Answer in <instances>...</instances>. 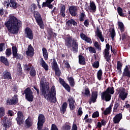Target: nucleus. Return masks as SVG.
<instances>
[{"mask_svg": "<svg viewBox=\"0 0 130 130\" xmlns=\"http://www.w3.org/2000/svg\"><path fill=\"white\" fill-rule=\"evenodd\" d=\"M18 102V95H14L12 99L8 100L7 101V105H15Z\"/></svg>", "mask_w": 130, "mask_h": 130, "instance_id": "12", "label": "nucleus"}, {"mask_svg": "<svg viewBox=\"0 0 130 130\" xmlns=\"http://www.w3.org/2000/svg\"><path fill=\"white\" fill-rule=\"evenodd\" d=\"M4 49H5V44H0V52L3 51Z\"/></svg>", "mask_w": 130, "mask_h": 130, "instance_id": "57", "label": "nucleus"}, {"mask_svg": "<svg viewBox=\"0 0 130 130\" xmlns=\"http://www.w3.org/2000/svg\"><path fill=\"white\" fill-rule=\"evenodd\" d=\"M30 75L32 77H34L36 75V71H35V69H34V68L33 67L31 68V69L30 72Z\"/></svg>", "mask_w": 130, "mask_h": 130, "instance_id": "44", "label": "nucleus"}, {"mask_svg": "<svg viewBox=\"0 0 130 130\" xmlns=\"http://www.w3.org/2000/svg\"><path fill=\"white\" fill-rule=\"evenodd\" d=\"M13 8V9H17L18 7V4L14 0H10V7Z\"/></svg>", "mask_w": 130, "mask_h": 130, "instance_id": "29", "label": "nucleus"}, {"mask_svg": "<svg viewBox=\"0 0 130 130\" xmlns=\"http://www.w3.org/2000/svg\"><path fill=\"white\" fill-rule=\"evenodd\" d=\"M12 53L13 55L15 58H20L21 57V55L18 54V49L16 46L12 47Z\"/></svg>", "mask_w": 130, "mask_h": 130, "instance_id": "17", "label": "nucleus"}, {"mask_svg": "<svg viewBox=\"0 0 130 130\" xmlns=\"http://www.w3.org/2000/svg\"><path fill=\"white\" fill-rule=\"evenodd\" d=\"M110 49V45H109V44H107L106 46V49H105L104 57L108 62L110 61V57H111V55H109Z\"/></svg>", "mask_w": 130, "mask_h": 130, "instance_id": "7", "label": "nucleus"}, {"mask_svg": "<svg viewBox=\"0 0 130 130\" xmlns=\"http://www.w3.org/2000/svg\"><path fill=\"white\" fill-rule=\"evenodd\" d=\"M67 108H68V104L64 103L60 108V111L63 114L67 111Z\"/></svg>", "mask_w": 130, "mask_h": 130, "instance_id": "23", "label": "nucleus"}, {"mask_svg": "<svg viewBox=\"0 0 130 130\" xmlns=\"http://www.w3.org/2000/svg\"><path fill=\"white\" fill-rule=\"evenodd\" d=\"M78 10H79V7L77 6H71L69 8V12L73 17L77 16Z\"/></svg>", "mask_w": 130, "mask_h": 130, "instance_id": "9", "label": "nucleus"}, {"mask_svg": "<svg viewBox=\"0 0 130 130\" xmlns=\"http://www.w3.org/2000/svg\"><path fill=\"white\" fill-rule=\"evenodd\" d=\"M73 24L74 26H77V23L74 19H70L66 22V25L69 26H72Z\"/></svg>", "mask_w": 130, "mask_h": 130, "instance_id": "26", "label": "nucleus"}, {"mask_svg": "<svg viewBox=\"0 0 130 130\" xmlns=\"http://www.w3.org/2000/svg\"><path fill=\"white\" fill-rule=\"evenodd\" d=\"M12 54V50L10 49H7L6 51V55L7 56H10Z\"/></svg>", "mask_w": 130, "mask_h": 130, "instance_id": "51", "label": "nucleus"}, {"mask_svg": "<svg viewBox=\"0 0 130 130\" xmlns=\"http://www.w3.org/2000/svg\"><path fill=\"white\" fill-rule=\"evenodd\" d=\"M51 130H58L56 125L54 124H52Z\"/></svg>", "mask_w": 130, "mask_h": 130, "instance_id": "59", "label": "nucleus"}, {"mask_svg": "<svg viewBox=\"0 0 130 130\" xmlns=\"http://www.w3.org/2000/svg\"><path fill=\"white\" fill-rule=\"evenodd\" d=\"M3 116H5V108L1 107L0 108V118L3 117Z\"/></svg>", "mask_w": 130, "mask_h": 130, "instance_id": "40", "label": "nucleus"}, {"mask_svg": "<svg viewBox=\"0 0 130 130\" xmlns=\"http://www.w3.org/2000/svg\"><path fill=\"white\" fill-rule=\"evenodd\" d=\"M97 97H98V92L97 91H93L92 93L91 101L89 102V104H91V102L95 103V102H96V99H97Z\"/></svg>", "mask_w": 130, "mask_h": 130, "instance_id": "20", "label": "nucleus"}, {"mask_svg": "<svg viewBox=\"0 0 130 130\" xmlns=\"http://www.w3.org/2000/svg\"><path fill=\"white\" fill-rule=\"evenodd\" d=\"M92 66L93 68H95V69H98V68H99V62L98 61H94L92 64Z\"/></svg>", "mask_w": 130, "mask_h": 130, "instance_id": "48", "label": "nucleus"}, {"mask_svg": "<svg viewBox=\"0 0 130 130\" xmlns=\"http://www.w3.org/2000/svg\"><path fill=\"white\" fill-rule=\"evenodd\" d=\"M78 46H79V43L77 42V39H73L72 40V50L74 53L78 52Z\"/></svg>", "mask_w": 130, "mask_h": 130, "instance_id": "13", "label": "nucleus"}, {"mask_svg": "<svg viewBox=\"0 0 130 130\" xmlns=\"http://www.w3.org/2000/svg\"><path fill=\"white\" fill-rule=\"evenodd\" d=\"M45 122V117L42 114H40L38 117V129L40 130L43 126V123Z\"/></svg>", "mask_w": 130, "mask_h": 130, "instance_id": "6", "label": "nucleus"}, {"mask_svg": "<svg viewBox=\"0 0 130 130\" xmlns=\"http://www.w3.org/2000/svg\"><path fill=\"white\" fill-rule=\"evenodd\" d=\"M118 28L120 29L121 32H123L124 30V25H123V23L121 22H118Z\"/></svg>", "mask_w": 130, "mask_h": 130, "instance_id": "35", "label": "nucleus"}, {"mask_svg": "<svg viewBox=\"0 0 130 130\" xmlns=\"http://www.w3.org/2000/svg\"><path fill=\"white\" fill-rule=\"evenodd\" d=\"M96 127L98 128H101V127H102V124L101 123V122H98Z\"/></svg>", "mask_w": 130, "mask_h": 130, "instance_id": "63", "label": "nucleus"}, {"mask_svg": "<svg viewBox=\"0 0 130 130\" xmlns=\"http://www.w3.org/2000/svg\"><path fill=\"white\" fill-rule=\"evenodd\" d=\"M83 114V111H82V108H79L78 109V115H82Z\"/></svg>", "mask_w": 130, "mask_h": 130, "instance_id": "64", "label": "nucleus"}, {"mask_svg": "<svg viewBox=\"0 0 130 130\" xmlns=\"http://www.w3.org/2000/svg\"><path fill=\"white\" fill-rule=\"evenodd\" d=\"M110 34L111 38L113 39V38H114V37L115 36V31L114 29H112L111 31H110Z\"/></svg>", "mask_w": 130, "mask_h": 130, "instance_id": "53", "label": "nucleus"}, {"mask_svg": "<svg viewBox=\"0 0 130 130\" xmlns=\"http://www.w3.org/2000/svg\"><path fill=\"white\" fill-rule=\"evenodd\" d=\"M40 64L45 70V71H48V65L45 62V61L43 60V58H41L40 60Z\"/></svg>", "mask_w": 130, "mask_h": 130, "instance_id": "21", "label": "nucleus"}, {"mask_svg": "<svg viewBox=\"0 0 130 130\" xmlns=\"http://www.w3.org/2000/svg\"><path fill=\"white\" fill-rule=\"evenodd\" d=\"M82 93L84 95H85V96H90V90H89V88H85V92H83Z\"/></svg>", "mask_w": 130, "mask_h": 130, "instance_id": "43", "label": "nucleus"}, {"mask_svg": "<svg viewBox=\"0 0 130 130\" xmlns=\"http://www.w3.org/2000/svg\"><path fill=\"white\" fill-rule=\"evenodd\" d=\"M37 8V6H36V5L35 4H32L31 5V11H34V10H36Z\"/></svg>", "mask_w": 130, "mask_h": 130, "instance_id": "58", "label": "nucleus"}, {"mask_svg": "<svg viewBox=\"0 0 130 130\" xmlns=\"http://www.w3.org/2000/svg\"><path fill=\"white\" fill-rule=\"evenodd\" d=\"M63 87L65 88L66 90H67L68 92H71V87H70V85L69 84L66 83L63 85Z\"/></svg>", "mask_w": 130, "mask_h": 130, "instance_id": "45", "label": "nucleus"}, {"mask_svg": "<svg viewBox=\"0 0 130 130\" xmlns=\"http://www.w3.org/2000/svg\"><path fill=\"white\" fill-rule=\"evenodd\" d=\"M96 34L98 37H99V38L100 39L101 41H102V42H104V37H103V36L102 35V32L100 31L99 29H98Z\"/></svg>", "mask_w": 130, "mask_h": 130, "instance_id": "25", "label": "nucleus"}, {"mask_svg": "<svg viewBox=\"0 0 130 130\" xmlns=\"http://www.w3.org/2000/svg\"><path fill=\"white\" fill-rule=\"evenodd\" d=\"M94 46L95 47H96V48H97L98 49H99V50H100V45H99V44L98 43V42H94Z\"/></svg>", "mask_w": 130, "mask_h": 130, "instance_id": "56", "label": "nucleus"}, {"mask_svg": "<svg viewBox=\"0 0 130 130\" xmlns=\"http://www.w3.org/2000/svg\"><path fill=\"white\" fill-rule=\"evenodd\" d=\"M117 12L119 16L121 17H124V14L122 13V9H121V8L118 7L117 9Z\"/></svg>", "mask_w": 130, "mask_h": 130, "instance_id": "39", "label": "nucleus"}, {"mask_svg": "<svg viewBox=\"0 0 130 130\" xmlns=\"http://www.w3.org/2000/svg\"><path fill=\"white\" fill-rule=\"evenodd\" d=\"M68 101L69 102V106L70 107V109H71V110H74V109H75V105H76L75 100L73 98L70 97L68 99Z\"/></svg>", "mask_w": 130, "mask_h": 130, "instance_id": "16", "label": "nucleus"}, {"mask_svg": "<svg viewBox=\"0 0 130 130\" xmlns=\"http://www.w3.org/2000/svg\"><path fill=\"white\" fill-rule=\"evenodd\" d=\"M63 130H71V126L69 125H64L63 126Z\"/></svg>", "mask_w": 130, "mask_h": 130, "instance_id": "55", "label": "nucleus"}, {"mask_svg": "<svg viewBox=\"0 0 130 130\" xmlns=\"http://www.w3.org/2000/svg\"><path fill=\"white\" fill-rule=\"evenodd\" d=\"M122 67V65L121 64V63L120 61H118L117 62V69L119 71H121V67Z\"/></svg>", "mask_w": 130, "mask_h": 130, "instance_id": "50", "label": "nucleus"}, {"mask_svg": "<svg viewBox=\"0 0 130 130\" xmlns=\"http://www.w3.org/2000/svg\"><path fill=\"white\" fill-rule=\"evenodd\" d=\"M24 69L25 71H30V69H31V65L28 63L24 64Z\"/></svg>", "mask_w": 130, "mask_h": 130, "instance_id": "42", "label": "nucleus"}, {"mask_svg": "<svg viewBox=\"0 0 130 130\" xmlns=\"http://www.w3.org/2000/svg\"><path fill=\"white\" fill-rule=\"evenodd\" d=\"M4 79H7V80H12L11 73L10 72H8V71H5L4 72Z\"/></svg>", "mask_w": 130, "mask_h": 130, "instance_id": "28", "label": "nucleus"}, {"mask_svg": "<svg viewBox=\"0 0 130 130\" xmlns=\"http://www.w3.org/2000/svg\"><path fill=\"white\" fill-rule=\"evenodd\" d=\"M25 118L23 115V113L22 112H18L17 113V117L16 119L18 124H22L24 122Z\"/></svg>", "mask_w": 130, "mask_h": 130, "instance_id": "8", "label": "nucleus"}, {"mask_svg": "<svg viewBox=\"0 0 130 130\" xmlns=\"http://www.w3.org/2000/svg\"><path fill=\"white\" fill-rule=\"evenodd\" d=\"M0 61L3 62L6 64V66H9V61H8V59L4 56L0 57Z\"/></svg>", "mask_w": 130, "mask_h": 130, "instance_id": "32", "label": "nucleus"}, {"mask_svg": "<svg viewBox=\"0 0 130 130\" xmlns=\"http://www.w3.org/2000/svg\"><path fill=\"white\" fill-rule=\"evenodd\" d=\"M59 80L60 83L61 84L62 86L64 85L65 84H66V82H64V81L62 79L59 78Z\"/></svg>", "mask_w": 130, "mask_h": 130, "instance_id": "62", "label": "nucleus"}, {"mask_svg": "<svg viewBox=\"0 0 130 130\" xmlns=\"http://www.w3.org/2000/svg\"><path fill=\"white\" fill-rule=\"evenodd\" d=\"M25 123L26 127H30V126H31L33 124L31 118L28 117V118L25 120Z\"/></svg>", "mask_w": 130, "mask_h": 130, "instance_id": "24", "label": "nucleus"}, {"mask_svg": "<svg viewBox=\"0 0 130 130\" xmlns=\"http://www.w3.org/2000/svg\"><path fill=\"white\" fill-rule=\"evenodd\" d=\"M55 72V74L56 76H58V77H59L60 76V70H59V68H57L56 69L54 70Z\"/></svg>", "mask_w": 130, "mask_h": 130, "instance_id": "52", "label": "nucleus"}, {"mask_svg": "<svg viewBox=\"0 0 130 130\" xmlns=\"http://www.w3.org/2000/svg\"><path fill=\"white\" fill-rule=\"evenodd\" d=\"M97 78L99 81H101L102 79V70L100 69L97 73Z\"/></svg>", "mask_w": 130, "mask_h": 130, "instance_id": "37", "label": "nucleus"}, {"mask_svg": "<svg viewBox=\"0 0 130 130\" xmlns=\"http://www.w3.org/2000/svg\"><path fill=\"white\" fill-rule=\"evenodd\" d=\"M89 24H90V21H89V19L85 20L84 22V26H85V27H89Z\"/></svg>", "mask_w": 130, "mask_h": 130, "instance_id": "54", "label": "nucleus"}, {"mask_svg": "<svg viewBox=\"0 0 130 130\" xmlns=\"http://www.w3.org/2000/svg\"><path fill=\"white\" fill-rule=\"evenodd\" d=\"M68 80L70 84V86H71V87H74L75 86V81L74 80V78L73 77H69L68 78Z\"/></svg>", "mask_w": 130, "mask_h": 130, "instance_id": "34", "label": "nucleus"}, {"mask_svg": "<svg viewBox=\"0 0 130 130\" xmlns=\"http://www.w3.org/2000/svg\"><path fill=\"white\" fill-rule=\"evenodd\" d=\"M4 125H3V129L5 130H8V128L11 126V123L9 121H7V119H8V118L7 117H4Z\"/></svg>", "mask_w": 130, "mask_h": 130, "instance_id": "19", "label": "nucleus"}, {"mask_svg": "<svg viewBox=\"0 0 130 130\" xmlns=\"http://www.w3.org/2000/svg\"><path fill=\"white\" fill-rule=\"evenodd\" d=\"M122 118V114L121 113L116 115L113 118L114 123H119V121L121 120Z\"/></svg>", "mask_w": 130, "mask_h": 130, "instance_id": "15", "label": "nucleus"}, {"mask_svg": "<svg viewBox=\"0 0 130 130\" xmlns=\"http://www.w3.org/2000/svg\"><path fill=\"white\" fill-rule=\"evenodd\" d=\"M60 8V12H64L66 11V6L61 5Z\"/></svg>", "mask_w": 130, "mask_h": 130, "instance_id": "61", "label": "nucleus"}, {"mask_svg": "<svg viewBox=\"0 0 130 130\" xmlns=\"http://www.w3.org/2000/svg\"><path fill=\"white\" fill-rule=\"evenodd\" d=\"M65 45L68 47L72 46V37H69L66 38L65 40Z\"/></svg>", "mask_w": 130, "mask_h": 130, "instance_id": "22", "label": "nucleus"}, {"mask_svg": "<svg viewBox=\"0 0 130 130\" xmlns=\"http://www.w3.org/2000/svg\"><path fill=\"white\" fill-rule=\"evenodd\" d=\"M8 30L11 34H17L20 30V28L22 27V22L16 17L13 15L9 16L8 21L5 23Z\"/></svg>", "mask_w": 130, "mask_h": 130, "instance_id": "2", "label": "nucleus"}, {"mask_svg": "<svg viewBox=\"0 0 130 130\" xmlns=\"http://www.w3.org/2000/svg\"><path fill=\"white\" fill-rule=\"evenodd\" d=\"M43 55L45 59V60H47L48 59V52H47V50L45 48H43Z\"/></svg>", "mask_w": 130, "mask_h": 130, "instance_id": "27", "label": "nucleus"}, {"mask_svg": "<svg viewBox=\"0 0 130 130\" xmlns=\"http://www.w3.org/2000/svg\"><path fill=\"white\" fill-rule=\"evenodd\" d=\"M34 17L36 19V22L38 23V25L40 26L41 29H44V24L42 21V18L39 12L37 11L34 12Z\"/></svg>", "mask_w": 130, "mask_h": 130, "instance_id": "4", "label": "nucleus"}, {"mask_svg": "<svg viewBox=\"0 0 130 130\" xmlns=\"http://www.w3.org/2000/svg\"><path fill=\"white\" fill-rule=\"evenodd\" d=\"M88 49H89V51L91 53H96V50H95V48H94L92 47H89Z\"/></svg>", "mask_w": 130, "mask_h": 130, "instance_id": "49", "label": "nucleus"}, {"mask_svg": "<svg viewBox=\"0 0 130 130\" xmlns=\"http://www.w3.org/2000/svg\"><path fill=\"white\" fill-rule=\"evenodd\" d=\"M119 96L121 100H125L127 97V92H126L125 89L122 88L120 89Z\"/></svg>", "mask_w": 130, "mask_h": 130, "instance_id": "11", "label": "nucleus"}, {"mask_svg": "<svg viewBox=\"0 0 130 130\" xmlns=\"http://www.w3.org/2000/svg\"><path fill=\"white\" fill-rule=\"evenodd\" d=\"M112 94H114V88L109 87L105 92H103L102 99L107 102L110 101Z\"/></svg>", "mask_w": 130, "mask_h": 130, "instance_id": "3", "label": "nucleus"}, {"mask_svg": "<svg viewBox=\"0 0 130 130\" xmlns=\"http://www.w3.org/2000/svg\"><path fill=\"white\" fill-rule=\"evenodd\" d=\"M123 75V76H126V77H130V71H128V67H127V66H126L125 68L124 69Z\"/></svg>", "mask_w": 130, "mask_h": 130, "instance_id": "30", "label": "nucleus"}, {"mask_svg": "<svg viewBox=\"0 0 130 130\" xmlns=\"http://www.w3.org/2000/svg\"><path fill=\"white\" fill-rule=\"evenodd\" d=\"M79 63L80 64H85L86 62L85 61V57L82 55L79 56Z\"/></svg>", "mask_w": 130, "mask_h": 130, "instance_id": "31", "label": "nucleus"}, {"mask_svg": "<svg viewBox=\"0 0 130 130\" xmlns=\"http://www.w3.org/2000/svg\"><path fill=\"white\" fill-rule=\"evenodd\" d=\"M25 36L26 38H28V39H33V32L30 28L26 27L25 29Z\"/></svg>", "mask_w": 130, "mask_h": 130, "instance_id": "10", "label": "nucleus"}, {"mask_svg": "<svg viewBox=\"0 0 130 130\" xmlns=\"http://www.w3.org/2000/svg\"><path fill=\"white\" fill-rule=\"evenodd\" d=\"M24 93L25 94V97L27 101L32 102V101H33V99H34V97L33 96V92H32L31 89H30V88L25 89Z\"/></svg>", "mask_w": 130, "mask_h": 130, "instance_id": "5", "label": "nucleus"}, {"mask_svg": "<svg viewBox=\"0 0 130 130\" xmlns=\"http://www.w3.org/2000/svg\"><path fill=\"white\" fill-rule=\"evenodd\" d=\"M26 54L28 56H33V55H34V48H33L31 45H29L27 48Z\"/></svg>", "mask_w": 130, "mask_h": 130, "instance_id": "18", "label": "nucleus"}, {"mask_svg": "<svg viewBox=\"0 0 130 130\" xmlns=\"http://www.w3.org/2000/svg\"><path fill=\"white\" fill-rule=\"evenodd\" d=\"M112 107L110 105L108 108H107L105 111H104V114L105 115H107V114H109L110 112H111V109Z\"/></svg>", "mask_w": 130, "mask_h": 130, "instance_id": "33", "label": "nucleus"}, {"mask_svg": "<svg viewBox=\"0 0 130 130\" xmlns=\"http://www.w3.org/2000/svg\"><path fill=\"white\" fill-rule=\"evenodd\" d=\"M41 94L42 96L50 102L55 103L56 102V90L55 86L53 85L49 89V85L45 83V79L41 81Z\"/></svg>", "mask_w": 130, "mask_h": 130, "instance_id": "1", "label": "nucleus"}, {"mask_svg": "<svg viewBox=\"0 0 130 130\" xmlns=\"http://www.w3.org/2000/svg\"><path fill=\"white\" fill-rule=\"evenodd\" d=\"M71 130H78V126L76 124H73Z\"/></svg>", "mask_w": 130, "mask_h": 130, "instance_id": "60", "label": "nucleus"}, {"mask_svg": "<svg viewBox=\"0 0 130 130\" xmlns=\"http://www.w3.org/2000/svg\"><path fill=\"white\" fill-rule=\"evenodd\" d=\"M90 8L91 11L95 12V11H96V5H95V3H94L93 2H91L90 5Z\"/></svg>", "mask_w": 130, "mask_h": 130, "instance_id": "38", "label": "nucleus"}, {"mask_svg": "<svg viewBox=\"0 0 130 130\" xmlns=\"http://www.w3.org/2000/svg\"><path fill=\"white\" fill-rule=\"evenodd\" d=\"M52 68L53 70H56V69H58V66L57 65V63L55 60V59H53V62L52 64Z\"/></svg>", "mask_w": 130, "mask_h": 130, "instance_id": "36", "label": "nucleus"}, {"mask_svg": "<svg viewBox=\"0 0 130 130\" xmlns=\"http://www.w3.org/2000/svg\"><path fill=\"white\" fill-rule=\"evenodd\" d=\"M92 117L93 118H96V117H99V112L96 111L93 113Z\"/></svg>", "mask_w": 130, "mask_h": 130, "instance_id": "47", "label": "nucleus"}, {"mask_svg": "<svg viewBox=\"0 0 130 130\" xmlns=\"http://www.w3.org/2000/svg\"><path fill=\"white\" fill-rule=\"evenodd\" d=\"M80 37L81 39H82V40H84V41L87 42V43H89L90 44L92 43V40H91V38L87 37L86 35L81 33L80 34Z\"/></svg>", "mask_w": 130, "mask_h": 130, "instance_id": "14", "label": "nucleus"}, {"mask_svg": "<svg viewBox=\"0 0 130 130\" xmlns=\"http://www.w3.org/2000/svg\"><path fill=\"white\" fill-rule=\"evenodd\" d=\"M86 16V15H85V13H82L79 16V20L80 22H83L84 20H85V17Z\"/></svg>", "mask_w": 130, "mask_h": 130, "instance_id": "41", "label": "nucleus"}, {"mask_svg": "<svg viewBox=\"0 0 130 130\" xmlns=\"http://www.w3.org/2000/svg\"><path fill=\"white\" fill-rule=\"evenodd\" d=\"M4 6L7 8H10L11 7V1L10 2V1H5L4 3Z\"/></svg>", "mask_w": 130, "mask_h": 130, "instance_id": "46", "label": "nucleus"}]
</instances>
